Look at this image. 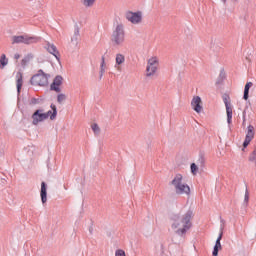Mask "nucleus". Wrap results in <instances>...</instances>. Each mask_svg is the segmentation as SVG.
<instances>
[{
  "label": "nucleus",
  "instance_id": "4be33fe9",
  "mask_svg": "<svg viewBox=\"0 0 256 256\" xmlns=\"http://www.w3.org/2000/svg\"><path fill=\"white\" fill-rule=\"evenodd\" d=\"M84 7H93L95 5V0H81Z\"/></svg>",
  "mask_w": 256,
  "mask_h": 256
},
{
  "label": "nucleus",
  "instance_id": "f704fd0d",
  "mask_svg": "<svg viewBox=\"0 0 256 256\" xmlns=\"http://www.w3.org/2000/svg\"><path fill=\"white\" fill-rule=\"evenodd\" d=\"M220 3H223L224 5H227V0H220Z\"/></svg>",
  "mask_w": 256,
  "mask_h": 256
},
{
  "label": "nucleus",
  "instance_id": "dca6fc26",
  "mask_svg": "<svg viewBox=\"0 0 256 256\" xmlns=\"http://www.w3.org/2000/svg\"><path fill=\"white\" fill-rule=\"evenodd\" d=\"M40 197L41 202L45 205L47 203V184L45 182L41 183Z\"/></svg>",
  "mask_w": 256,
  "mask_h": 256
},
{
  "label": "nucleus",
  "instance_id": "0eeeda50",
  "mask_svg": "<svg viewBox=\"0 0 256 256\" xmlns=\"http://www.w3.org/2000/svg\"><path fill=\"white\" fill-rule=\"evenodd\" d=\"M222 99L226 107L227 123L228 125H231L233 120V106L231 105V98L229 97V95L224 94L222 96Z\"/></svg>",
  "mask_w": 256,
  "mask_h": 256
},
{
  "label": "nucleus",
  "instance_id": "b1692460",
  "mask_svg": "<svg viewBox=\"0 0 256 256\" xmlns=\"http://www.w3.org/2000/svg\"><path fill=\"white\" fill-rule=\"evenodd\" d=\"M31 59H33V54H28L24 57V59L22 60V65H27V63H29V61H31Z\"/></svg>",
  "mask_w": 256,
  "mask_h": 256
},
{
  "label": "nucleus",
  "instance_id": "f257e3e1",
  "mask_svg": "<svg viewBox=\"0 0 256 256\" xmlns=\"http://www.w3.org/2000/svg\"><path fill=\"white\" fill-rule=\"evenodd\" d=\"M191 219H193V210L191 209L181 210L171 216V227L176 235L185 237L187 231L193 226Z\"/></svg>",
  "mask_w": 256,
  "mask_h": 256
},
{
  "label": "nucleus",
  "instance_id": "bb28decb",
  "mask_svg": "<svg viewBox=\"0 0 256 256\" xmlns=\"http://www.w3.org/2000/svg\"><path fill=\"white\" fill-rule=\"evenodd\" d=\"M190 169H191V173L193 175H197V171H199V168L197 167V164L192 163L191 166H190Z\"/></svg>",
  "mask_w": 256,
  "mask_h": 256
},
{
  "label": "nucleus",
  "instance_id": "a878e982",
  "mask_svg": "<svg viewBox=\"0 0 256 256\" xmlns=\"http://www.w3.org/2000/svg\"><path fill=\"white\" fill-rule=\"evenodd\" d=\"M67 99V96L63 93H60L57 95V102L58 103H63V101H65Z\"/></svg>",
  "mask_w": 256,
  "mask_h": 256
},
{
  "label": "nucleus",
  "instance_id": "423d86ee",
  "mask_svg": "<svg viewBox=\"0 0 256 256\" xmlns=\"http://www.w3.org/2000/svg\"><path fill=\"white\" fill-rule=\"evenodd\" d=\"M159 69V58L157 56L151 57L146 66V77H153Z\"/></svg>",
  "mask_w": 256,
  "mask_h": 256
},
{
  "label": "nucleus",
  "instance_id": "e433bc0d",
  "mask_svg": "<svg viewBox=\"0 0 256 256\" xmlns=\"http://www.w3.org/2000/svg\"><path fill=\"white\" fill-rule=\"evenodd\" d=\"M65 191H67V187L64 186Z\"/></svg>",
  "mask_w": 256,
  "mask_h": 256
},
{
  "label": "nucleus",
  "instance_id": "c756f323",
  "mask_svg": "<svg viewBox=\"0 0 256 256\" xmlns=\"http://www.w3.org/2000/svg\"><path fill=\"white\" fill-rule=\"evenodd\" d=\"M105 67H106V64H105V56H102L101 58V64H100V71H105Z\"/></svg>",
  "mask_w": 256,
  "mask_h": 256
},
{
  "label": "nucleus",
  "instance_id": "20e7f679",
  "mask_svg": "<svg viewBox=\"0 0 256 256\" xmlns=\"http://www.w3.org/2000/svg\"><path fill=\"white\" fill-rule=\"evenodd\" d=\"M50 77V74L44 73L43 70H38L37 74L32 76L30 83L34 87H47Z\"/></svg>",
  "mask_w": 256,
  "mask_h": 256
},
{
  "label": "nucleus",
  "instance_id": "9b49d317",
  "mask_svg": "<svg viewBox=\"0 0 256 256\" xmlns=\"http://www.w3.org/2000/svg\"><path fill=\"white\" fill-rule=\"evenodd\" d=\"M61 85H63V76L58 75L54 78L52 84L50 85V91L61 93Z\"/></svg>",
  "mask_w": 256,
  "mask_h": 256
},
{
  "label": "nucleus",
  "instance_id": "5701e85b",
  "mask_svg": "<svg viewBox=\"0 0 256 256\" xmlns=\"http://www.w3.org/2000/svg\"><path fill=\"white\" fill-rule=\"evenodd\" d=\"M248 203H249V190L246 188L245 194H244L243 207H247Z\"/></svg>",
  "mask_w": 256,
  "mask_h": 256
},
{
  "label": "nucleus",
  "instance_id": "2f4dec72",
  "mask_svg": "<svg viewBox=\"0 0 256 256\" xmlns=\"http://www.w3.org/2000/svg\"><path fill=\"white\" fill-rule=\"evenodd\" d=\"M198 162L201 163V165H203L205 163V158L203 156H200Z\"/></svg>",
  "mask_w": 256,
  "mask_h": 256
},
{
  "label": "nucleus",
  "instance_id": "a211bd4d",
  "mask_svg": "<svg viewBox=\"0 0 256 256\" xmlns=\"http://www.w3.org/2000/svg\"><path fill=\"white\" fill-rule=\"evenodd\" d=\"M79 25L75 24L74 25V34L73 36L71 37V43L75 46L78 45V41H79Z\"/></svg>",
  "mask_w": 256,
  "mask_h": 256
},
{
  "label": "nucleus",
  "instance_id": "f03ea898",
  "mask_svg": "<svg viewBox=\"0 0 256 256\" xmlns=\"http://www.w3.org/2000/svg\"><path fill=\"white\" fill-rule=\"evenodd\" d=\"M176 195H191V188L183 181V175L176 174L171 181Z\"/></svg>",
  "mask_w": 256,
  "mask_h": 256
},
{
  "label": "nucleus",
  "instance_id": "7c9ffc66",
  "mask_svg": "<svg viewBox=\"0 0 256 256\" xmlns=\"http://www.w3.org/2000/svg\"><path fill=\"white\" fill-rule=\"evenodd\" d=\"M115 256H127V254H125L123 249H118L115 251Z\"/></svg>",
  "mask_w": 256,
  "mask_h": 256
},
{
  "label": "nucleus",
  "instance_id": "9d476101",
  "mask_svg": "<svg viewBox=\"0 0 256 256\" xmlns=\"http://www.w3.org/2000/svg\"><path fill=\"white\" fill-rule=\"evenodd\" d=\"M255 137V127H253V125H249L247 127V132H246V137L245 140L243 142V147H249V143H251V141H253Z\"/></svg>",
  "mask_w": 256,
  "mask_h": 256
},
{
  "label": "nucleus",
  "instance_id": "ddd939ff",
  "mask_svg": "<svg viewBox=\"0 0 256 256\" xmlns=\"http://www.w3.org/2000/svg\"><path fill=\"white\" fill-rule=\"evenodd\" d=\"M223 239V226L220 227V233L218 235V238L216 239V243L213 248L212 255L218 256L219 255V249H221V240Z\"/></svg>",
  "mask_w": 256,
  "mask_h": 256
},
{
  "label": "nucleus",
  "instance_id": "473e14b6",
  "mask_svg": "<svg viewBox=\"0 0 256 256\" xmlns=\"http://www.w3.org/2000/svg\"><path fill=\"white\" fill-rule=\"evenodd\" d=\"M100 79H103V75H105V71H103V70H100Z\"/></svg>",
  "mask_w": 256,
  "mask_h": 256
},
{
  "label": "nucleus",
  "instance_id": "4468645a",
  "mask_svg": "<svg viewBox=\"0 0 256 256\" xmlns=\"http://www.w3.org/2000/svg\"><path fill=\"white\" fill-rule=\"evenodd\" d=\"M45 49L50 53V55H53L57 61H59V50H57V46H55V44L46 42Z\"/></svg>",
  "mask_w": 256,
  "mask_h": 256
},
{
  "label": "nucleus",
  "instance_id": "6e6552de",
  "mask_svg": "<svg viewBox=\"0 0 256 256\" xmlns=\"http://www.w3.org/2000/svg\"><path fill=\"white\" fill-rule=\"evenodd\" d=\"M125 17H126L127 21L132 23V25H139V23H141V21H143V12L128 11V12H126Z\"/></svg>",
  "mask_w": 256,
  "mask_h": 256
},
{
  "label": "nucleus",
  "instance_id": "6ab92c4d",
  "mask_svg": "<svg viewBox=\"0 0 256 256\" xmlns=\"http://www.w3.org/2000/svg\"><path fill=\"white\" fill-rule=\"evenodd\" d=\"M16 87L17 93H21V87H23V73L21 72L16 73Z\"/></svg>",
  "mask_w": 256,
  "mask_h": 256
},
{
  "label": "nucleus",
  "instance_id": "72a5a7b5",
  "mask_svg": "<svg viewBox=\"0 0 256 256\" xmlns=\"http://www.w3.org/2000/svg\"><path fill=\"white\" fill-rule=\"evenodd\" d=\"M20 58H21V55H19V54H17V53L14 55V59H16V60H17V59H20Z\"/></svg>",
  "mask_w": 256,
  "mask_h": 256
},
{
  "label": "nucleus",
  "instance_id": "39448f33",
  "mask_svg": "<svg viewBox=\"0 0 256 256\" xmlns=\"http://www.w3.org/2000/svg\"><path fill=\"white\" fill-rule=\"evenodd\" d=\"M19 43H24V45H33V43H39V37L27 35L13 36L12 45Z\"/></svg>",
  "mask_w": 256,
  "mask_h": 256
},
{
  "label": "nucleus",
  "instance_id": "7ed1b4c3",
  "mask_svg": "<svg viewBox=\"0 0 256 256\" xmlns=\"http://www.w3.org/2000/svg\"><path fill=\"white\" fill-rule=\"evenodd\" d=\"M111 41L114 45L121 47L125 43V26L122 23L116 24L111 35Z\"/></svg>",
  "mask_w": 256,
  "mask_h": 256
},
{
  "label": "nucleus",
  "instance_id": "cd10ccee",
  "mask_svg": "<svg viewBox=\"0 0 256 256\" xmlns=\"http://www.w3.org/2000/svg\"><path fill=\"white\" fill-rule=\"evenodd\" d=\"M249 161H251L252 163H255V165H256V148H255L254 151L250 154Z\"/></svg>",
  "mask_w": 256,
  "mask_h": 256
},
{
  "label": "nucleus",
  "instance_id": "1a4fd4ad",
  "mask_svg": "<svg viewBox=\"0 0 256 256\" xmlns=\"http://www.w3.org/2000/svg\"><path fill=\"white\" fill-rule=\"evenodd\" d=\"M43 121H47V114L43 109H38L32 114V125H38L39 123H43Z\"/></svg>",
  "mask_w": 256,
  "mask_h": 256
},
{
  "label": "nucleus",
  "instance_id": "f8f14e48",
  "mask_svg": "<svg viewBox=\"0 0 256 256\" xmlns=\"http://www.w3.org/2000/svg\"><path fill=\"white\" fill-rule=\"evenodd\" d=\"M201 103V97L194 96L191 101V107L193 111H195L196 113H201V111H203V106L201 105Z\"/></svg>",
  "mask_w": 256,
  "mask_h": 256
},
{
  "label": "nucleus",
  "instance_id": "c9c22d12",
  "mask_svg": "<svg viewBox=\"0 0 256 256\" xmlns=\"http://www.w3.org/2000/svg\"><path fill=\"white\" fill-rule=\"evenodd\" d=\"M245 114H246V112L244 111L243 112V123H245Z\"/></svg>",
  "mask_w": 256,
  "mask_h": 256
},
{
  "label": "nucleus",
  "instance_id": "393cba45",
  "mask_svg": "<svg viewBox=\"0 0 256 256\" xmlns=\"http://www.w3.org/2000/svg\"><path fill=\"white\" fill-rule=\"evenodd\" d=\"M91 128L93 133H95V135H99V133H101V128H99V125L92 124Z\"/></svg>",
  "mask_w": 256,
  "mask_h": 256
},
{
  "label": "nucleus",
  "instance_id": "412c9836",
  "mask_svg": "<svg viewBox=\"0 0 256 256\" xmlns=\"http://www.w3.org/2000/svg\"><path fill=\"white\" fill-rule=\"evenodd\" d=\"M251 87H253V82H248L245 87H244V96L243 99L245 101H247V99H249V89H251Z\"/></svg>",
  "mask_w": 256,
  "mask_h": 256
},
{
  "label": "nucleus",
  "instance_id": "c85d7f7f",
  "mask_svg": "<svg viewBox=\"0 0 256 256\" xmlns=\"http://www.w3.org/2000/svg\"><path fill=\"white\" fill-rule=\"evenodd\" d=\"M223 79H225V73L221 72L216 82V85H221V83H223Z\"/></svg>",
  "mask_w": 256,
  "mask_h": 256
},
{
  "label": "nucleus",
  "instance_id": "aec40b11",
  "mask_svg": "<svg viewBox=\"0 0 256 256\" xmlns=\"http://www.w3.org/2000/svg\"><path fill=\"white\" fill-rule=\"evenodd\" d=\"M9 65V59H7V56L5 54H2L0 56V69H5Z\"/></svg>",
  "mask_w": 256,
  "mask_h": 256
},
{
  "label": "nucleus",
  "instance_id": "f3484780",
  "mask_svg": "<svg viewBox=\"0 0 256 256\" xmlns=\"http://www.w3.org/2000/svg\"><path fill=\"white\" fill-rule=\"evenodd\" d=\"M51 110H49L48 112H44V115H46L47 119L48 117L51 119V121H55V119L57 118V106L51 104Z\"/></svg>",
  "mask_w": 256,
  "mask_h": 256
},
{
  "label": "nucleus",
  "instance_id": "2eb2a0df",
  "mask_svg": "<svg viewBox=\"0 0 256 256\" xmlns=\"http://www.w3.org/2000/svg\"><path fill=\"white\" fill-rule=\"evenodd\" d=\"M125 63V55L121 54V53H117L115 56V69L120 70L121 69V65H123Z\"/></svg>",
  "mask_w": 256,
  "mask_h": 256
}]
</instances>
